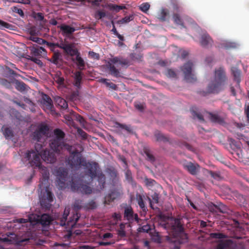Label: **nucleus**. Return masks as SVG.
<instances>
[{
	"instance_id": "obj_1",
	"label": "nucleus",
	"mask_w": 249,
	"mask_h": 249,
	"mask_svg": "<svg viewBox=\"0 0 249 249\" xmlns=\"http://www.w3.org/2000/svg\"><path fill=\"white\" fill-rule=\"evenodd\" d=\"M160 221L159 225L165 230H170L172 232L173 237L166 236V240L170 243L176 244L178 243L181 244L184 241L179 240L178 237L183 235V240H187V235L184 233V228L182 224L181 223V219L178 218L171 217L170 218V222H167L166 220L169 219L164 215H159Z\"/></svg>"
},
{
	"instance_id": "obj_15",
	"label": "nucleus",
	"mask_w": 249,
	"mask_h": 249,
	"mask_svg": "<svg viewBox=\"0 0 249 249\" xmlns=\"http://www.w3.org/2000/svg\"><path fill=\"white\" fill-rule=\"evenodd\" d=\"M52 220V217L50 215L44 213L41 216H38L36 221L37 223H40L42 226L45 227L49 225Z\"/></svg>"
},
{
	"instance_id": "obj_26",
	"label": "nucleus",
	"mask_w": 249,
	"mask_h": 249,
	"mask_svg": "<svg viewBox=\"0 0 249 249\" xmlns=\"http://www.w3.org/2000/svg\"><path fill=\"white\" fill-rule=\"evenodd\" d=\"M142 150L146 156V160L151 162V163L154 162L156 160V158L152 154V151H151L149 147L148 146H144L143 147Z\"/></svg>"
},
{
	"instance_id": "obj_28",
	"label": "nucleus",
	"mask_w": 249,
	"mask_h": 249,
	"mask_svg": "<svg viewBox=\"0 0 249 249\" xmlns=\"http://www.w3.org/2000/svg\"><path fill=\"white\" fill-rule=\"evenodd\" d=\"M82 79V73L81 71H77L74 73V85L77 88L80 89L81 83Z\"/></svg>"
},
{
	"instance_id": "obj_44",
	"label": "nucleus",
	"mask_w": 249,
	"mask_h": 249,
	"mask_svg": "<svg viewBox=\"0 0 249 249\" xmlns=\"http://www.w3.org/2000/svg\"><path fill=\"white\" fill-rule=\"evenodd\" d=\"M16 89L20 91H24L26 89V85L23 82L17 81Z\"/></svg>"
},
{
	"instance_id": "obj_4",
	"label": "nucleus",
	"mask_w": 249,
	"mask_h": 249,
	"mask_svg": "<svg viewBox=\"0 0 249 249\" xmlns=\"http://www.w3.org/2000/svg\"><path fill=\"white\" fill-rule=\"evenodd\" d=\"M66 148L70 153L69 156L66 160L67 164L72 169H79L82 166L86 160L82 157L78 150L75 149L71 151L72 146L70 145H66Z\"/></svg>"
},
{
	"instance_id": "obj_8",
	"label": "nucleus",
	"mask_w": 249,
	"mask_h": 249,
	"mask_svg": "<svg viewBox=\"0 0 249 249\" xmlns=\"http://www.w3.org/2000/svg\"><path fill=\"white\" fill-rule=\"evenodd\" d=\"M82 166L85 167L86 174L91 179L96 178L99 168L98 163L95 161L87 162L86 160Z\"/></svg>"
},
{
	"instance_id": "obj_22",
	"label": "nucleus",
	"mask_w": 249,
	"mask_h": 249,
	"mask_svg": "<svg viewBox=\"0 0 249 249\" xmlns=\"http://www.w3.org/2000/svg\"><path fill=\"white\" fill-rule=\"evenodd\" d=\"M134 212L131 206L127 207L124 209V218L129 222L133 221Z\"/></svg>"
},
{
	"instance_id": "obj_64",
	"label": "nucleus",
	"mask_w": 249,
	"mask_h": 249,
	"mask_svg": "<svg viewBox=\"0 0 249 249\" xmlns=\"http://www.w3.org/2000/svg\"><path fill=\"white\" fill-rule=\"evenodd\" d=\"M210 175L212 178L215 179H218L220 177L218 173L212 171H210Z\"/></svg>"
},
{
	"instance_id": "obj_12",
	"label": "nucleus",
	"mask_w": 249,
	"mask_h": 249,
	"mask_svg": "<svg viewBox=\"0 0 249 249\" xmlns=\"http://www.w3.org/2000/svg\"><path fill=\"white\" fill-rule=\"evenodd\" d=\"M49 128L46 125H41L32 134L33 139L37 142H40L42 136L47 134Z\"/></svg>"
},
{
	"instance_id": "obj_49",
	"label": "nucleus",
	"mask_w": 249,
	"mask_h": 249,
	"mask_svg": "<svg viewBox=\"0 0 249 249\" xmlns=\"http://www.w3.org/2000/svg\"><path fill=\"white\" fill-rule=\"evenodd\" d=\"M228 141L231 147H233L234 148H240V145L239 142L236 141L233 138H228Z\"/></svg>"
},
{
	"instance_id": "obj_29",
	"label": "nucleus",
	"mask_w": 249,
	"mask_h": 249,
	"mask_svg": "<svg viewBox=\"0 0 249 249\" xmlns=\"http://www.w3.org/2000/svg\"><path fill=\"white\" fill-rule=\"evenodd\" d=\"M62 56L60 53L54 52L52 58L50 59V61L53 64L57 65L59 64V62H61L62 59L61 58Z\"/></svg>"
},
{
	"instance_id": "obj_7",
	"label": "nucleus",
	"mask_w": 249,
	"mask_h": 249,
	"mask_svg": "<svg viewBox=\"0 0 249 249\" xmlns=\"http://www.w3.org/2000/svg\"><path fill=\"white\" fill-rule=\"evenodd\" d=\"M68 171L67 169L60 167L56 171V185L60 190H63L66 188L65 182L68 177Z\"/></svg>"
},
{
	"instance_id": "obj_35",
	"label": "nucleus",
	"mask_w": 249,
	"mask_h": 249,
	"mask_svg": "<svg viewBox=\"0 0 249 249\" xmlns=\"http://www.w3.org/2000/svg\"><path fill=\"white\" fill-rule=\"evenodd\" d=\"M136 200L139 205L140 207L142 210L143 211H146L147 208L145 206L142 196L140 194L136 195Z\"/></svg>"
},
{
	"instance_id": "obj_47",
	"label": "nucleus",
	"mask_w": 249,
	"mask_h": 249,
	"mask_svg": "<svg viewBox=\"0 0 249 249\" xmlns=\"http://www.w3.org/2000/svg\"><path fill=\"white\" fill-rule=\"evenodd\" d=\"M130 57L132 60L141 61L142 60V55L140 53H131Z\"/></svg>"
},
{
	"instance_id": "obj_10",
	"label": "nucleus",
	"mask_w": 249,
	"mask_h": 249,
	"mask_svg": "<svg viewBox=\"0 0 249 249\" xmlns=\"http://www.w3.org/2000/svg\"><path fill=\"white\" fill-rule=\"evenodd\" d=\"M193 65L191 62L188 61L181 68L185 80L189 82H193L196 80V76L192 73Z\"/></svg>"
},
{
	"instance_id": "obj_62",
	"label": "nucleus",
	"mask_w": 249,
	"mask_h": 249,
	"mask_svg": "<svg viewBox=\"0 0 249 249\" xmlns=\"http://www.w3.org/2000/svg\"><path fill=\"white\" fill-rule=\"evenodd\" d=\"M151 230L149 225L147 224L142 226L140 230V231L148 232Z\"/></svg>"
},
{
	"instance_id": "obj_55",
	"label": "nucleus",
	"mask_w": 249,
	"mask_h": 249,
	"mask_svg": "<svg viewBox=\"0 0 249 249\" xmlns=\"http://www.w3.org/2000/svg\"><path fill=\"white\" fill-rule=\"evenodd\" d=\"M34 18L39 21H43L44 19V15L41 13H34Z\"/></svg>"
},
{
	"instance_id": "obj_31",
	"label": "nucleus",
	"mask_w": 249,
	"mask_h": 249,
	"mask_svg": "<svg viewBox=\"0 0 249 249\" xmlns=\"http://www.w3.org/2000/svg\"><path fill=\"white\" fill-rule=\"evenodd\" d=\"M61 72H57L53 77L55 82L59 86L64 87L65 85V79L63 77L61 76Z\"/></svg>"
},
{
	"instance_id": "obj_45",
	"label": "nucleus",
	"mask_w": 249,
	"mask_h": 249,
	"mask_svg": "<svg viewBox=\"0 0 249 249\" xmlns=\"http://www.w3.org/2000/svg\"><path fill=\"white\" fill-rule=\"evenodd\" d=\"M13 25L0 19V29L1 30H4L5 29H8L10 30L13 29Z\"/></svg>"
},
{
	"instance_id": "obj_14",
	"label": "nucleus",
	"mask_w": 249,
	"mask_h": 249,
	"mask_svg": "<svg viewBox=\"0 0 249 249\" xmlns=\"http://www.w3.org/2000/svg\"><path fill=\"white\" fill-rule=\"evenodd\" d=\"M121 193L118 190L116 189L111 190L109 193L105 196L104 203L105 204H109L116 198L119 197Z\"/></svg>"
},
{
	"instance_id": "obj_3",
	"label": "nucleus",
	"mask_w": 249,
	"mask_h": 249,
	"mask_svg": "<svg viewBox=\"0 0 249 249\" xmlns=\"http://www.w3.org/2000/svg\"><path fill=\"white\" fill-rule=\"evenodd\" d=\"M24 158L29 161L32 167L38 168L42 176L41 183L39 184V187L41 188V184H43V182L47 181L49 178V173L47 168L42 165L39 155L34 150L28 151L25 153Z\"/></svg>"
},
{
	"instance_id": "obj_24",
	"label": "nucleus",
	"mask_w": 249,
	"mask_h": 249,
	"mask_svg": "<svg viewBox=\"0 0 249 249\" xmlns=\"http://www.w3.org/2000/svg\"><path fill=\"white\" fill-rule=\"evenodd\" d=\"M42 104L43 106L49 110L51 109L53 107L52 100L47 94H44L42 97Z\"/></svg>"
},
{
	"instance_id": "obj_43",
	"label": "nucleus",
	"mask_w": 249,
	"mask_h": 249,
	"mask_svg": "<svg viewBox=\"0 0 249 249\" xmlns=\"http://www.w3.org/2000/svg\"><path fill=\"white\" fill-rule=\"evenodd\" d=\"M155 136L156 138L157 141L158 142H167L168 141L167 137L159 132H156L155 133Z\"/></svg>"
},
{
	"instance_id": "obj_23",
	"label": "nucleus",
	"mask_w": 249,
	"mask_h": 249,
	"mask_svg": "<svg viewBox=\"0 0 249 249\" xmlns=\"http://www.w3.org/2000/svg\"><path fill=\"white\" fill-rule=\"evenodd\" d=\"M66 119L70 122L73 119H75L81 124H83L84 122V119L83 117L73 111L71 112V115L66 116Z\"/></svg>"
},
{
	"instance_id": "obj_57",
	"label": "nucleus",
	"mask_w": 249,
	"mask_h": 249,
	"mask_svg": "<svg viewBox=\"0 0 249 249\" xmlns=\"http://www.w3.org/2000/svg\"><path fill=\"white\" fill-rule=\"evenodd\" d=\"M116 124L117 127H120L122 129H124L128 132H130L131 131V129L130 127L125 124H122L119 123H116Z\"/></svg>"
},
{
	"instance_id": "obj_18",
	"label": "nucleus",
	"mask_w": 249,
	"mask_h": 249,
	"mask_svg": "<svg viewBox=\"0 0 249 249\" xmlns=\"http://www.w3.org/2000/svg\"><path fill=\"white\" fill-rule=\"evenodd\" d=\"M232 74L234 77V80L236 82V87L240 89V82L241 81V71L235 67H232L231 69Z\"/></svg>"
},
{
	"instance_id": "obj_11",
	"label": "nucleus",
	"mask_w": 249,
	"mask_h": 249,
	"mask_svg": "<svg viewBox=\"0 0 249 249\" xmlns=\"http://www.w3.org/2000/svg\"><path fill=\"white\" fill-rule=\"evenodd\" d=\"M199 43L201 46L204 48L211 47L213 43V40L209 34L206 32H202L200 34Z\"/></svg>"
},
{
	"instance_id": "obj_53",
	"label": "nucleus",
	"mask_w": 249,
	"mask_h": 249,
	"mask_svg": "<svg viewBox=\"0 0 249 249\" xmlns=\"http://www.w3.org/2000/svg\"><path fill=\"white\" fill-rule=\"evenodd\" d=\"M77 132L79 135L83 139H87L88 134L84 131H83L81 128L78 127L77 129Z\"/></svg>"
},
{
	"instance_id": "obj_46",
	"label": "nucleus",
	"mask_w": 249,
	"mask_h": 249,
	"mask_svg": "<svg viewBox=\"0 0 249 249\" xmlns=\"http://www.w3.org/2000/svg\"><path fill=\"white\" fill-rule=\"evenodd\" d=\"M106 17V13L103 10H97L94 14V18L96 19H101Z\"/></svg>"
},
{
	"instance_id": "obj_37",
	"label": "nucleus",
	"mask_w": 249,
	"mask_h": 249,
	"mask_svg": "<svg viewBox=\"0 0 249 249\" xmlns=\"http://www.w3.org/2000/svg\"><path fill=\"white\" fill-rule=\"evenodd\" d=\"M108 7L110 10L114 11L116 12H119L121 10H123L125 8V6L118 5L114 4H109L108 5Z\"/></svg>"
},
{
	"instance_id": "obj_48",
	"label": "nucleus",
	"mask_w": 249,
	"mask_h": 249,
	"mask_svg": "<svg viewBox=\"0 0 249 249\" xmlns=\"http://www.w3.org/2000/svg\"><path fill=\"white\" fill-rule=\"evenodd\" d=\"M69 214V210L65 208L64 213L61 218V225L64 226L66 225V221Z\"/></svg>"
},
{
	"instance_id": "obj_60",
	"label": "nucleus",
	"mask_w": 249,
	"mask_h": 249,
	"mask_svg": "<svg viewBox=\"0 0 249 249\" xmlns=\"http://www.w3.org/2000/svg\"><path fill=\"white\" fill-rule=\"evenodd\" d=\"M45 44L52 51H53L56 47L57 43L49 42L46 41Z\"/></svg>"
},
{
	"instance_id": "obj_36",
	"label": "nucleus",
	"mask_w": 249,
	"mask_h": 249,
	"mask_svg": "<svg viewBox=\"0 0 249 249\" xmlns=\"http://www.w3.org/2000/svg\"><path fill=\"white\" fill-rule=\"evenodd\" d=\"M3 134L6 139L11 138L13 137V132L12 129L9 127L4 128L3 126L1 128Z\"/></svg>"
},
{
	"instance_id": "obj_51",
	"label": "nucleus",
	"mask_w": 249,
	"mask_h": 249,
	"mask_svg": "<svg viewBox=\"0 0 249 249\" xmlns=\"http://www.w3.org/2000/svg\"><path fill=\"white\" fill-rule=\"evenodd\" d=\"M11 10L13 12L18 13L20 16L23 17L24 15V12L21 9L18 8L17 6L11 7Z\"/></svg>"
},
{
	"instance_id": "obj_34",
	"label": "nucleus",
	"mask_w": 249,
	"mask_h": 249,
	"mask_svg": "<svg viewBox=\"0 0 249 249\" xmlns=\"http://www.w3.org/2000/svg\"><path fill=\"white\" fill-rule=\"evenodd\" d=\"M210 118L212 122L213 123H217L218 124H222L224 122V120L222 118L220 117L217 114L209 113Z\"/></svg>"
},
{
	"instance_id": "obj_39",
	"label": "nucleus",
	"mask_w": 249,
	"mask_h": 249,
	"mask_svg": "<svg viewBox=\"0 0 249 249\" xmlns=\"http://www.w3.org/2000/svg\"><path fill=\"white\" fill-rule=\"evenodd\" d=\"M168 14L169 12L167 9H162L158 15V18L161 21H165L166 19V17Z\"/></svg>"
},
{
	"instance_id": "obj_42",
	"label": "nucleus",
	"mask_w": 249,
	"mask_h": 249,
	"mask_svg": "<svg viewBox=\"0 0 249 249\" xmlns=\"http://www.w3.org/2000/svg\"><path fill=\"white\" fill-rule=\"evenodd\" d=\"M164 74L168 78H176L177 77L176 71L172 69H167Z\"/></svg>"
},
{
	"instance_id": "obj_63",
	"label": "nucleus",
	"mask_w": 249,
	"mask_h": 249,
	"mask_svg": "<svg viewBox=\"0 0 249 249\" xmlns=\"http://www.w3.org/2000/svg\"><path fill=\"white\" fill-rule=\"evenodd\" d=\"M125 177L126 179L129 182H131L132 180V177L131 172L129 170H127L125 173Z\"/></svg>"
},
{
	"instance_id": "obj_9",
	"label": "nucleus",
	"mask_w": 249,
	"mask_h": 249,
	"mask_svg": "<svg viewBox=\"0 0 249 249\" xmlns=\"http://www.w3.org/2000/svg\"><path fill=\"white\" fill-rule=\"evenodd\" d=\"M40 147H41V145L39 144H36L35 145V148L36 152L35 151L37 154L39 155L40 158H41V159L47 163H54L56 160L55 154L53 152H52L47 149L43 150V151L40 154L38 149L40 148Z\"/></svg>"
},
{
	"instance_id": "obj_16",
	"label": "nucleus",
	"mask_w": 249,
	"mask_h": 249,
	"mask_svg": "<svg viewBox=\"0 0 249 249\" xmlns=\"http://www.w3.org/2000/svg\"><path fill=\"white\" fill-rule=\"evenodd\" d=\"M46 199H41L40 200V204L42 207H45L48 208L50 206V203L53 201V195L48 189L46 190Z\"/></svg>"
},
{
	"instance_id": "obj_56",
	"label": "nucleus",
	"mask_w": 249,
	"mask_h": 249,
	"mask_svg": "<svg viewBox=\"0 0 249 249\" xmlns=\"http://www.w3.org/2000/svg\"><path fill=\"white\" fill-rule=\"evenodd\" d=\"M133 19V16H126L124 18H123L121 20H119L118 22L120 23L123 24V23H126L132 20Z\"/></svg>"
},
{
	"instance_id": "obj_61",
	"label": "nucleus",
	"mask_w": 249,
	"mask_h": 249,
	"mask_svg": "<svg viewBox=\"0 0 249 249\" xmlns=\"http://www.w3.org/2000/svg\"><path fill=\"white\" fill-rule=\"evenodd\" d=\"M244 113L246 115L248 122L249 123V103L245 104L244 107Z\"/></svg>"
},
{
	"instance_id": "obj_21",
	"label": "nucleus",
	"mask_w": 249,
	"mask_h": 249,
	"mask_svg": "<svg viewBox=\"0 0 249 249\" xmlns=\"http://www.w3.org/2000/svg\"><path fill=\"white\" fill-rule=\"evenodd\" d=\"M57 28L61 30L63 35L72 34L75 31L74 28L65 24L58 25Z\"/></svg>"
},
{
	"instance_id": "obj_20",
	"label": "nucleus",
	"mask_w": 249,
	"mask_h": 249,
	"mask_svg": "<svg viewBox=\"0 0 249 249\" xmlns=\"http://www.w3.org/2000/svg\"><path fill=\"white\" fill-rule=\"evenodd\" d=\"M64 52L66 54L71 56L76 55L79 53L78 50L75 48L74 45L72 43H69L68 45H67Z\"/></svg>"
},
{
	"instance_id": "obj_6",
	"label": "nucleus",
	"mask_w": 249,
	"mask_h": 249,
	"mask_svg": "<svg viewBox=\"0 0 249 249\" xmlns=\"http://www.w3.org/2000/svg\"><path fill=\"white\" fill-rule=\"evenodd\" d=\"M54 138L50 141V146L54 151L57 152L62 149L63 147L66 148V145L63 142L65 137V133L60 129L56 128L54 130Z\"/></svg>"
},
{
	"instance_id": "obj_25",
	"label": "nucleus",
	"mask_w": 249,
	"mask_h": 249,
	"mask_svg": "<svg viewBox=\"0 0 249 249\" xmlns=\"http://www.w3.org/2000/svg\"><path fill=\"white\" fill-rule=\"evenodd\" d=\"M142 150L146 156V160L151 162V163L154 162L156 160V158L152 154V151H151L149 147L148 146H144L143 147Z\"/></svg>"
},
{
	"instance_id": "obj_32",
	"label": "nucleus",
	"mask_w": 249,
	"mask_h": 249,
	"mask_svg": "<svg viewBox=\"0 0 249 249\" xmlns=\"http://www.w3.org/2000/svg\"><path fill=\"white\" fill-rule=\"evenodd\" d=\"M75 60L78 69L80 70H83L85 67V63L83 59L80 56L79 53L76 55Z\"/></svg>"
},
{
	"instance_id": "obj_13",
	"label": "nucleus",
	"mask_w": 249,
	"mask_h": 249,
	"mask_svg": "<svg viewBox=\"0 0 249 249\" xmlns=\"http://www.w3.org/2000/svg\"><path fill=\"white\" fill-rule=\"evenodd\" d=\"M216 249H236V245L231 239L221 241L217 244Z\"/></svg>"
},
{
	"instance_id": "obj_58",
	"label": "nucleus",
	"mask_w": 249,
	"mask_h": 249,
	"mask_svg": "<svg viewBox=\"0 0 249 249\" xmlns=\"http://www.w3.org/2000/svg\"><path fill=\"white\" fill-rule=\"evenodd\" d=\"M0 84L7 88H10L11 86L10 82L5 79H0Z\"/></svg>"
},
{
	"instance_id": "obj_5",
	"label": "nucleus",
	"mask_w": 249,
	"mask_h": 249,
	"mask_svg": "<svg viewBox=\"0 0 249 249\" xmlns=\"http://www.w3.org/2000/svg\"><path fill=\"white\" fill-rule=\"evenodd\" d=\"M71 188L73 192H80L85 195H89L92 192L91 187L88 183L83 180L82 178H72Z\"/></svg>"
},
{
	"instance_id": "obj_54",
	"label": "nucleus",
	"mask_w": 249,
	"mask_h": 249,
	"mask_svg": "<svg viewBox=\"0 0 249 249\" xmlns=\"http://www.w3.org/2000/svg\"><path fill=\"white\" fill-rule=\"evenodd\" d=\"M152 239L156 242L160 243H161V237L158 232L154 233L152 236Z\"/></svg>"
},
{
	"instance_id": "obj_19",
	"label": "nucleus",
	"mask_w": 249,
	"mask_h": 249,
	"mask_svg": "<svg viewBox=\"0 0 249 249\" xmlns=\"http://www.w3.org/2000/svg\"><path fill=\"white\" fill-rule=\"evenodd\" d=\"M31 50L35 56L43 57L47 55L46 50L42 47L36 45L35 46H33Z\"/></svg>"
},
{
	"instance_id": "obj_59",
	"label": "nucleus",
	"mask_w": 249,
	"mask_h": 249,
	"mask_svg": "<svg viewBox=\"0 0 249 249\" xmlns=\"http://www.w3.org/2000/svg\"><path fill=\"white\" fill-rule=\"evenodd\" d=\"M86 207L88 209H94L96 207V204L94 201L91 200L87 203Z\"/></svg>"
},
{
	"instance_id": "obj_50",
	"label": "nucleus",
	"mask_w": 249,
	"mask_h": 249,
	"mask_svg": "<svg viewBox=\"0 0 249 249\" xmlns=\"http://www.w3.org/2000/svg\"><path fill=\"white\" fill-rule=\"evenodd\" d=\"M191 111L194 118H196L201 121H204L203 117L201 114L197 113L196 111L193 109H192Z\"/></svg>"
},
{
	"instance_id": "obj_38",
	"label": "nucleus",
	"mask_w": 249,
	"mask_h": 249,
	"mask_svg": "<svg viewBox=\"0 0 249 249\" xmlns=\"http://www.w3.org/2000/svg\"><path fill=\"white\" fill-rule=\"evenodd\" d=\"M98 178V181L100 184H102V188H104V185L106 182V177L104 174L102 172H99L97 173L96 177Z\"/></svg>"
},
{
	"instance_id": "obj_52",
	"label": "nucleus",
	"mask_w": 249,
	"mask_h": 249,
	"mask_svg": "<svg viewBox=\"0 0 249 249\" xmlns=\"http://www.w3.org/2000/svg\"><path fill=\"white\" fill-rule=\"evenodd\" d=\"M150 8V4L147 3H143L140 6V9L143 12L146 13Z\"/></svg>"
},
{
	"instance_id": "obj_40",
	"label": "nucleus",
	"mask_w": 249,
	"mask_h": 249,
	"mask_svg": "<svg viewBox=\"0 0 249 249\" xmlns=\"http://www.w3.org/2000/svg\"><path fill=\"white\" fill-rule=\"evenodd\" d=\"M210 236L211 238L213 239H224L227 238V236L222 233L220 232H214V233H211L210 234Z\"/></svg>"
},
{
	"instance_id": "obj_17",
	"label": "nucleus",
	"mask_w": 249,
	"mask_h": 249,
	"mask_svg": "<svg viewBox=\"0 0 249 249\" xmlns=\"http://www.w3.org/2000/svg\"><path fill=\"white\" fill-rule=\"evenodd\" d=\"M184 169L187 170L191 174L196 175L198 172L199 166L197 164H195L191 162H189L183 164Z\"/></svg>"
},
{
	"instance_id": "obj_30",
	"label": "nucleus",
	"mask_w": 249,
	"mask_h": 249,
	"mask_svg": "<svg viewBox=\"0 0 249 249\" xmlns=\"http://www.w3.org/2000/svg\"><path fill=\"white\" fill-rule=\"evenodd\" d=\"M107 68L108 69L111 75L116 77H118L120 76L119 70L116 69V67L111 63H108L107 65Z\"/></svg>"
},
{
	"instance_id": "obj_2",
	"label": "nucleus",
	"mask_w": 249,
	"mask_h": 249,
	"mask_svg": "<svg viewBox=\"0 0 249 249\" xmlns=\"http://www.w3.org/2000/svg\"><path fill=\"white\" fill-rule=\"evenodd\" d=\"M227 78L223 68L220 67L215 71L214 79L208 86L206 91H199L200 95L205 96L211 93H217L223 89Z\"/></svg>"
},
{
	"instance_id": "obj_41",
	"label": "nucleus",
	"mask_w": 249,
	"mask_h": 249,
	"mask_svg": "<svg viewBox=\"0 0 249 249\" xmlns=\"http://www.w3.org/2000/svg\"><path fill=\"white\" fill-rule=\"evenodd\" d=\"M151 197L152 200L149 198L150 205L151 208L154 209V208L153 206V203H158L159 196L157 193H155L153 195H152Z\"/></svg>"
},
{
	"instance_id": "obj_33",
	"label": "nucleus",
	"mask_w": 249,
	"mask_h": 249,
	"mask_svg": "<svg viewBox=\"0 0 249 249\" xmlns=\"http://www.w3.org/2000/svg\"><path fill=\"white\" fill-rule=\"evenodd\" d=\"M173 18L174 22L176 24L180 25L183 28H186L184 26L183 20L179 14L177 13L174 14L173 15Z\"/></svg>"
},
{
	"instance_id": "obj_27",
	"label": "nucleus",
	"mask_w": 249,
	"mask_h": 249,
	"mask_svg": "<svg viewBox=\"0 0 249 249\" xmlns=\"http://www.w3.org/2000/svg\"><path fill=\"white\" fill-rule=\"evenodd\" d=\"M54 100L56 106H59L60 109H66L68 108V103L63 98L59 96H56L55 97Z\"/></svg>"
}]
</instances>
